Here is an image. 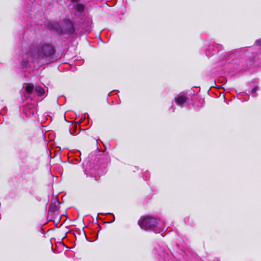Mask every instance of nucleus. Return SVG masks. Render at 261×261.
Returning <instances> with one entry per match:
<instances>
[{
	"mask_svg": "<svg viewBox=\"0 0 261 261\" xmlns=\"http://www.w3.org/2000/svg\"><path fill=\"white\" fill-rule=\"evenodd\" d=\"M187 99V98L186 96L182 95H179L175 98V101L176 103L180 106H182V105L186 101Z\"/></svg>",
	"mask_w": 261,
	"mask_h": 261,
	"instance_id": "obj_5",
	"label": "nucleus"
},
{
	"mask_svg": "<svg viewBox=\"0 0 261 261\" xmlns=\"http://www.w3.org/2000/svg\"><path fill=\"white\" fill-rule=\"evenodd\" d=\"M52 28L58 33L71 34L74 32V29L72 23L69 20H66L61 24L54 23Z\"/></svg>",
	"mask_w": 261,
	"mask_h": 261,
	"instance_id": "obj_1",
	"label": "nucleus"
},
{
	"mask_svg": "<svg viewBox=\"0 0 261 261\" xmlns=\"http://www.w3.org/2000/svg\"><path fill=\"white\" fill-rule=\"evenodd\" d=\"M58 207L55 204H51L49 207V211L51 212H55L57 211Z\"/></svg>",
	"mask_w": 261,
	"mask_h": 261,
	"instance_id": "obj_8",
	"label": "nucleus"
},
{
	"mask_svg": "<svg viewBox=\"0 0 261 261\" xmlns=\"http://www.w3.org/2000/svg\"><path fill=\"white\" fill-rule=\"evenodd\" d=\"M257 91V87H255L254 88H253L251 90V92L252 93H255V92Z\"/></svg>",
	"mask_w": 261,
	"mask_h": 261,
	"instance_id": "obj_9",
	"label": "nucleus"
},
{
	"mask_svg": "<svg viewBox=\"0 0 261 261\" xmlns=\"http://www.w3.org/2000/svg\"><path fill=\"white\" fill-rule=\"evenodd\" d=\"M23 113L28 117H32L37 113L36 108L34 104H27L23 109Z\"/></svg>",
	"mask_w": 261,
	"mask_h": 261,
	"instance_id": "obj_4",
	"label": "nucleus"
},
{
	"mask_svg": "<svg viewBox=\"0 0 261 261\" xmlns=\"http://www.w3.org/2000/svg\"><path fill=\"white\" fill-rule=\"evenodd\" d=\"M25 90L28 93L31 94L34 91H35V89L32 84H28L26 86Z\"/></svg>",
	"mask_w": 261,
	"mask_h": 261,
	"instance_id": "obj_7",
	"label": "nucleus"
},
{
	"mask_svg": "<svg viewBox=\"0 0 261 261\" xmlns=\"http://www.w3.org/2000/svg\"><path fill=\"white\" fill-rule=\"evenodd\" d=\"M138 224L142 229L147 230L155 227L158 223L154 218L146 217L141 218L138 222Z\"/></svg>",
	"mask_w": 261,
	"mask_h": 261,
	"instance_id": "obj_3",
	"label": "nucleus"
},
{
	"mask_svg": "<svg viewBox=\"0 0 261 261\" xmlns=\"http://www.w3.org/2000/svg\"><path fill=\"white\" fill-rule=\"evenodd\" d=\"M55 53L54 47L49 44L42 45L38 50V57L41 59L47 58L51 57Z\"/></svg>",
	"mask_w": 261,
	"mask_h": 261,
	"instance_id": "obj_2",
	"label": "nucleus"
},
{
	"mask_svg": "<svg viewBox=\"0 0 261 261\" xmlns=\"http://www.w3.org/2000/svg\"><path fill=\"white\" fill-rule=\"evenodd\" d=\"M35 93L38 96H42L44 94L45 91L41 87L36 86L35 88Z\"/></svg>",
	"mask_w": 261,
	"mask_h": 261,
	"instance_id": "obj_6",
	"label": "nucleus"
},
{
	"mask_svg": "<svg viewBox=\"0 0 261 261\" xmlns=\"http://www.w3.org/2000/svg\"><path fill=\"white\" fill-rule=\"evenodd\" d=\"M260 40H257L256 41V43L257 44H260Z\"/></svg>",
	"mask_w": 261,
	"mask_h": 261,
	"instance_id": "obj_11",
	"label": "nucleus"
},
{
	"mask_svg": "<svg viewBox=\"0 0 261 261\" xmlns=\"http://www.w3.org/2000/svg\"><path fill=\"white\" fill-rule=\"evenodd\" d=\"M153 231H154L155 233L160 232V230H158L157 229H153Z\"/></svg>",
	"mask_w": 261,
	"mask_h": 261,
	"instance_id": "obj_10",
	"label": "nucleus"
}]
</instances>
